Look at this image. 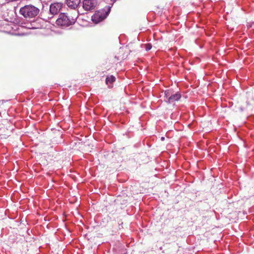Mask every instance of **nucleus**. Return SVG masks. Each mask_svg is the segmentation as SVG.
<instances>
[{"mask_svg": "<svg viewBox=\"0 0 254 254\" xmlns=\"http://www.w3.org/2000/svg\"><path fill=\"white\" fill-rule=\"evenodd\" d=\"M40 10L37 7L32 5H25L20 9L19 12L25 18H33L39 13Z\"/></svg>", "mask_w": 254, "mask_h": 254, "instance_id": "f257e3e1", "label": "nucleus"}, {"mask_svg": "<svg viewBox=\"0 0 254 254\" xmlns=\"http://www.w3.org/2000/svg\"><path fill=\"white\" fill-rule=\"evenodd\" d=\"M75 19H70L67 15L64 13H61L56 21L57 25L61 26H68L74 23Z\"/></svg>", "mask_w": 254, "mask_h": 254, "instance_id": "f03ea898", "label": "nucleus"}, {"mask_svg": "<svg viewBox=\"0 0 254 254\" xmlns=\"http://www.w3.org/2000/svg\"><path fill=\"white\" fill-rule=\"evenodd\" d=\"M181 97V95L179 92L172 94L170 90H166L164 92V100L168 103H172L178 101Z\"/></svg>", "mask_w": 254, "mask_h": 254, "instance_id": "7ed1b4c3", "label": "nucleus"}, {"mask_svg": "<svg viewBox=\"0 0 254 254\" xmlns=\"http://www.w3.org/2000/svg\"><path fill=\"white\" fill-rule=\"evenodd\" d=\"M110 10V8L109 9V11L108 12H105L104 11L96 12L92 16V21L95 23H98L102 21L107 17Z\"/></svg>", "mask_w": 254, "mask_h": 254, "instance_id": "20e7f679", "label": "nucleus"}, {"mask_svg": "<svg viewBox=\"0 0 254 254\" xmlns=\"http://www.w3.org/2000/svg\"><path fill=\"white\" fill-rule=\"evenodd\" d=\"M97 3V0H84L83 8L86 11L91 10L95 7Z\"/></svg>", "mask_w": 254, "mask_h": 254, "instance_id": "39448f33", "label": "nucleus"}, {"mask_svg": "<svg viewBox=\"0 0 254 254\" xmlns=\"http://www.w3.org/2000/svg\"><path fill=\"white\" fill-rule=\"evenodd\" d=\"M62 5V3L59 2L52 4L50 7V13L53 15L57 14L61 9Z\"/></svg>", "mask_w": 254, "mask_h": 254, "instance_id": "423d86ee", "label": "nucleus"}, {"mask_svg": "<svg viewBox=\"0 0 254 254\" xmlns=\"http://www.w3.org/2000/svg\"><path fill=\"white\" fill-rule=\"evenodd\" d=\"M81 2V0H66L67 6L71 8H76Z\"/></svg>", "mask_w": 254, "mask_h": 254, "instance_id": "0eeeda50", "label": "nucleus"}, {"mask_svg": "<svg viewBox=\"0 0 254 254\" xmlns=\"http://www.w3.org/2000/svg\"><path fill=\"white\" fill-rule=\"evenodd\" d=\"M116 78L113 75H111L110 76H107L106 79V83L109 87L111 86V85L115 81Z\"/></svg>", "mask_w": 254, "mask_h": 254, "instance_id": "6e6552de", "label": "nucleus"}, {"mask_svg": "<svg viewBox=\"0 0 254 254\" xmlns=\"http://www.w3.org/2000/svg\"><path fill=\"white\" fill-rule=\"evenodd\" d=\"M152 48V46L150 44H148L146 45V50L149 51Z\"/></svg>", "mask_w": 254, "mask_h": 254, "instance_id": "1a4fd4ad", "label": "nucleus"}, {"mask_svg": "<svg viewBox=\"0 0 254 254\" xmlns=\"http://www.w3.org/2000/svg\"><path fill=\"white\" fill-rule=\"evenodd\" d=\"M164 139H165L164 137H162L161 138V140H162V141H163V140H164Z\"/></svg>", "mask_w": 254, "mask_h": 254, "instance_id": "9d476101", "label": "nucleus"}, {"mask_svg": "<svg viewBox=\"0 0 254 254\" xmlns=\"http://www.w3.org/2000/svg\"><path fill=\"white\" fill-rule=\"evenodd\" d=\"M116 0H111V1L114 2Z\"/></svg>", "mask_w": 254, "mask_h": 254, "instance_id": "9b49d317", "label": "nucleus"}]
</instances>
